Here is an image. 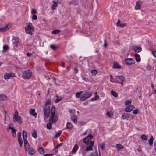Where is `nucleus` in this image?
<instances>
[{
	"mask_svg": "<svg viewBox=\"0 0 156 156\" xmlns=\"http://www.w3.org/2000/svg\"><path fill=\"white\" fill-rule=\"evenodd\" d=\"M6 98L5 95L3 94H0V101L5 100Z\"/></svg>",
	"mask_w": 156,
	"mask_h": 156,
	"instance_id": "obj_24",
	"label": "nucleus"
},
{
	"mask_svg": "<svg viewBox=\"0 0 156 156\" xmlns=\"http://www.w3.org/2000/svg\"><path fill=\"white\" fill-rule=\"evenodd\" d=\"M38 151H39L41 153H44V149L43 148L41 147L38 149Z\"/></svg>",
	"mask_w": 156,
	"mask_h": 156,
	"instance_id": "obj_45",
	"label": "nucleus"
},
{
	"mask_svg": "<svg viewBox=\"0 0 156 156\" xmlns=\"http://www.w3.org/2000/svg\"><path fill=\"white\" fill-rule=\"evenodd\" d=\"M146 68L149 70L151 69V67L150 65H147L146 66Z\"/></svg>",
	"mask_w": 156,
	"mask_h": 156,
	"instance_id": "obj_61",
	"label": "nucleus"
},
{
	"mask_svg": "<svg viewBox=\"0 0 156 156\" xmlns=\"http://www.w3.org/2000/svg\"><path fill=\"white\" fill-rule=\"evenodd\" d=\"M126 23H121L119 25L120 26L122 27H124L126 26Z\"/></svg>",
	"mask_w": 156,
	"mask_h": 156,
	"instance_id": "obj_62",
	"label": "nucleus"
},
{
	"mask_svg": "<svg viewBox=\"0 0 156 156\" xmlns=\"http://www.w3.org/2000/svg\"><path fill=\"white\" fill-rule=\"evenodd\" d=\"M14 119L15 121H17L20 124H21L22 122L21 117L20 116L16 117V118H14Z\"/></svg>",
	"mask_w": 156,
	"mask_h": 156,
	"instance_id": "obj_19",
	"label": "nucleus"
},
{
	"mask_svg": "<svg viewBox=\"0 0 156 156\" xmlns=\"http://www.w3.org/2000/svg\"><path fill=\"white\" fill-rule=\"evenodd\" d=\"M60 32V30L59 29H56L53 30L52 31V33L53 34H56L57 33Z\"/></svg>",
	"mask_w": 156,
	"mask_h": 156,
	"instance_id": "obj_36",
	"label": "nucleus"
},
{
	"mask_svg": "<svg viewBox=\"0 0 156 156\" xmlns=\"http://www.w3.org/2000/svg\"><path fill=\"white\" fill-rule=\"evenodd\" d=\"M141 2L138 1L136 3V6L135 7V9L136 10H138L140 9V5Z\"/></svg>",
	"mask_w": 156,
	"mask_h": 156,
	"instance_id": "obj_14",
	"label": "nucleus"
},
{
	"mask_svg": "<svg viewBox=\"0 0 156 156\" xmlns=\"http://www.w3.org/2000/svg\"><path fill=\"white\" fill-rule=\"evenodd\" d=\"M32 19L34 20H36L37 19V15H33L32 17Z\"/></svg>",
	"mask_w": 156,
	"mask_h": 156,
	"instance_id": "obj_49",
	"label": "nucleus"
},
{
	"mask_svg": "<svg viewBox=\"0 0 156 156\" xmlns=\"http://www.w3.org/2000/svg\"><path fill=\"white\" fill-rule=\"evenodd\" d=\"M130 116V114L128 113H124L122 115V119L125 120L128 118H129Z\"/></svg>",
	"mask_w": 156,
	"mask_h": 156,
	"instance_id": "obj_16",
	"label": "nucleus"
},
{
	"mask_svg": "<svg viewBox=\"0 0 156 156\" xmlns=\"http://www.w3.org/2000/svg\"><path fill=\"white\" fill-rule=\"evenodd\" d=\"M62 144H63L62 143H60V144H59L56 147H55V149L58 148V147L59 146H62Z\"/></svg>",
	"mask_w": 156,
	"mask_h": 156,
	"instance_id": "obj_57",
	"label": "nucleus"
},
{
	"mask_svg": "<svg viewBox=\"0 0 156 156\" xmlns=\"http://www.w3.org/2000/svg\"><path fill=\"white\" fill-rule=\"evenodd\" d=\"M83 142L87 145H88L89 144V141L87 140V137L83 139Z\"/></svg>",
	"mask_w": 156,
	"mask_h": 156,
	"instance_id": "obj_43",
	"label": "nucleus"
},
{
	"mask_svg": "<svg viewBox=\"0 0 156 156\" xmlns=\"http://www.w3.org/2000/svg\"><path fill=\"white\" fill-rule=\"evenodd\" d=\"M35 109H30L29 111L30 114L35 118H36L37 117V113H35Z\"/></svg>",
	"mask_w": 156,
	"mask_h": 156,
	"instance_id": "obj_12",
	"label": "nucleus"
},
{
	"mask_svg": "<svg viewBox=\"0 0 156 156\" xmlns=\"http://www.w3.org/2000/svg\"><path fill=\"white\" fill-rule=\"evenodd\" d=\"M141 138L142 140H146L148 139V136L146 135L143 134L141 135Z\"/></svg>",
	"mask_w": 156,
	"mask_h": 156,
	"instance_id": "obj_27",
	"label": "nucleus"
},
{
	"mask_svg": "<svg viewBox=\"0 0 156 156\" xmlns=\"http://www.w3.org/2000/svg\"><path fill=\"white\" fill-rule=\"evenodd\" d=\"M107 116L108 117H111L112 115V112L111 111H108L106 113Z\"/></svg>",
	"mask_w": 156,
	"mask_h": 156,
	"instance_id": "obj_34",
	"label": "nucleus"
},
{
	"mask_svg": "<svg viewBox=\"0 0 156 156\" xmlns=\"http://www.w3.org/2000/svg\"><path fill=\"white\" fill-rule=\"evenodd\" d=\"M132 101L131 100H127L125 102L126 105H128L131 103Z\"/></svg>",
	"mask_w": 156,
	"mask_h": 156,
	"instance_id": "obj_46",
	"label": "nucleus"
},
{
	"mask_svg": "<svg viewBox=\"0 0 156 156\" xmlns=\"http://www.w3.org/2000/svg\"><path fill=\"white\" fill-rule=\"evenodd\" d=\"M50 103V101L49 100H47L45 104V106L47 105H49Z\"/></svg>",
	"mask_w": 156,
	"mask_h": 156,
	"instance_id": "obj_55",
	"label": "nucleus"
},
{
	"mask_svg": "<svg viewBox=\"0 0 156 156\" xmlns=\"http://www.w3.org/2000/svg\"><path fill=\"white\" fill-rule=\"evenodd\" d=\"M35 153V150L32 148H30V149L28 153L30 155H33Z\"/></svg>",
	"mask_w": 156,
	"mask_h": 156,
	"instance_id": "obj_20",
	"label": "nucleus"
},
{
	"mask_svg": "<svg viewBox=\"0 0 156 156\" xmlns=\"http://www.w3.org/2000/svg\"><path fill=\"white\" fill-rule=\"evenodd\" d=\"M97 95L95 96L94 98H92L90 99V101H93L95 100H98L99 98V96L97 94V93H95V94Z\"/></svg>",
	"mask_w": 156,
	"mask_h": 156,
	"instance_id": "obj_30",
	"label": "nucleus"
},
{
	"mask_svg": "<svg viewBox=\"0 0 156 156\" xmlns=\"http://www.w3.org/2000/svg\"><path fill=\"white\" fill-rule=\"evenodd\" d=\"M73 127L72 124L69 122H68L66 124V128L68 129H71Z\"/></svg>",
	"mask_w": 156,
	"mask_h": 156,
	"instance_id": "obj_23",
	"label": "nucleus"
},
{
	"mask_svg": "<svg viewBox=\"0 0 156 156\" xmlns=\"http://www.w3.org/2000/svg\"><path fill=\"white\" fill-rule=\"evenodd\" d=\"M52 2L53 3V4L52 5V10H54L58 6V3L57 2L54 1H52Z\"/></svg>",
	"mask_w": 156,
	"mask_h": 156,
	"instance_id": "obj_25",
	"label": "nucleus"
},
{
	"mask_svg": "<svg viewBox=\"0 0 156 156\" xmlns=\"http://www.w3.org/2000/svg\"><path fill=\"white\" fill-rule=\"evenodd\" d=\"M18 112H17V110H16L15 114L13 116V118H16V117H17L18 116Z\"/></svg>",
	"mask_w": 156,
	"mask_h": 156,
	"instance_id": "obj_50",
	"label": "nucleus"
},
{
	"mask_svg": "<svg viewBox=\"0 0 156 156\" xmlns=\"http://www.w3.org/2000/svg\"><path fill=\"white\" fill-rule=\"evenodd\" d=\"M91 73L94 75H95L98 73V71L96 70H92L91 71Z\"/></svg>",
	"mask_w": 156,
	"mask_h": 156,
	"instance_id": "obj_40",
	"label": "nucleus"
},
{
	"mask_svg": "<svg viewBox=\"0 0 156 156\" xmlns=\"http://www.w3.org/2000/svg\"><path fill=\"white\" fill-rule=\"evenodd\" d=\"M17 136H18V138H21V132L18 133Z\"/></svg>",
	"mask_w": 156,
	"mask_h": 156,
	"instance_id": "obj_58",
	"label": "nucleus"
},
{
	"mask_svg": "<svg viewBox=\"0 0 156 156\" xmlns=\"http://www.w3.org/2000/svg\"><path fill=\"white\" fill-rule=\"evenodd\" d=\"M133 49L136 52L138 53L142 50V48L138 46H135L133 47Z\"/></svg>",
	"mask_w": 156,
	"mask_h": 156,
	"instance_id": "obj_11",
	"label": "nucleus"
},
{
	"mask_svg": "<svg viewBox=\"0 0 156 156\" xmlns=\"http://www.w3.org/2000/svg\"><path fill=\"white\" fill-rule=\"evenodd\" d=\"M24 141V144L25 146H27V145H29L28 142L27 140V139H23Z\"/></svg>",
	"mask_w": 156,
	"mask_h": 156,
	"instance_id": "obj_48",
	"label": "nucleus"
},
{
	"mask_svg": "<svg viewBox=\"0 0 156 156\" xmlns=\"http://www.w3.org/2000/svg\"><path fill=\"white\" fill-rule=\"evenodd\" d=\"M154 140V138L152 136L150 137V139L148 140V143L150 145H151L153 143V141Z\"/></svg>",
	"mask_w": 156,
	"mask_h": 156,
	"instance_id": "obj_22",
	"label": "nucleus"
},
{
	"mask_svg": "<svg viewBox=\"0 0 156 156\" xmlns=\"http://www.w3.org/2000/svg\"><path fill=\"white\" fill-rule=\"evenodd\" d=\"M111 94L115 97H117L118 95L117 93L113 90L111 91Z\"/></svg>",
	"mask_w": 156,
	"mask_h": 156,
	"instance_id": "obj_35",
	"label": "nucleus"
},
{
	"mask_svg": "<svg viewBox=\"0 0 156 156\" xmlns=\"http://www.w3.org/2000/svg\"><path fill=\"white\" fill-rule=\"evenodd\" d=\"M78 3V1L76 0H72L69 2V3L72 4L74 5L77 4Z\"/></svg>",
	"mask_w": 156,
	"mask_h": 156,
	"instance_id": "obj_32",
	"label": "nucleus"
},
{
	"mask_svg": "<svg viewBox=\"0 0 156 156\" xmlns=\"http://www.w3.org/2000/svg\"><path fill=\"white\" fill-rule=\"evenodd\" d=\"M100 147L102 150H104L105 148V145L104 144H102L100 145Z\"/></svg>",
	"mask_w": 156,
	"mask_h": 156,
	"instance_id": "obj_53",
	"label": "nucleus"
},
{
	"mask_svg": "<svg viewBox=\"0 0 156 156\" xmlns=\"http://www.w3.org/2000/svg\"><path fill=\"white\" fill-rule=\"evenodd\" d=\"M124 61L127 65H129L134 64L135 63L134 59L132 58H126L125 59Z\"/></svg>",
	"mask_w": 156,
	"mask_h": 156,
	"instance_id": "obj_4",
	"label": "nucleus"
},
{
	"mask_svg": "<svg viewBox=\"0 0 156 156\" xmlns=\"http://www.w3.org/2000/svg\"><path fill=\"white\" fill-rule=\"evenodd\" d=\"M120 22H121V21H120V20H119L116 23V25L117 26H119L120 24H121Z\"/></svg>",
	"mask_w": 156,
	"mask_h": 156,
	"instance_id": "obj_60",
	"label": "nucleus"
},
{
	"mask_svg": "<svg viewBox=\"0 0 156 156\" xmlns=\"http://www.w3.org/2000/svg\"><path fill=\"white\" fill-rule=\"evenodd\" d=\"M153 55L156 57V51H154L152 52Z\"/></svg>",
	"mask_w": 156,
	"mask_h": 156,
	"instance_id": "obj_59",
	"label": "nucleus"
},
{
	"mask_svg": "<svg viewBox=\"0 0 156 156\" xmlns=\"http://www.w3.org/2000/svg\"><path fill=\"white\" fill-rule=\"evenodd\" d=\"M78 148V145L77 144H75L72 150V153H75L77 150Z\"/></svg>",
	"mask_w": 156,
	"mask_h": 156,
	"instance_id": "obj_18",
	"label": "nucleus"
},
{
	"mask_svg": "<svg viewBox=\"0 0 156 156\" xmlns=\"http://www.w3.org/2000/svg\"><path fill=\"white\" fill-rule=\"evenodd\" d=\"M138 111L139 110L138 109H135L133 111L132 113L134 115H136Z\"/></svg>",
	"mask_w": 156,
	"mask_h": 156,
	"instance_id": "obj_47",
	"label": "nucleus"
},
{
	"mask_svg": "<svg viewBox=\"0 0 156 156\" xmlns=\"http://www.w3.org/2000/svg\"><path fill=\"white\" fill-rule=\"evenodd\" d=\"M32 73L30 70L24 72L23 74V76L25 78H28L31 77Z\"/></svg>",
	"mask_w": 156,
	"mask_h": 156,
	"instance_id": "obj_5",
	"label": "nucleus"
},
{
	"mask_svg": "<svg viewBox=\"0 0 156 156\" xmlns=\"http://www.w3.org/2000/svg\"><path fill=\"white\" fill-rule=\"evenodd\" d=\"M36 10L34 8H32L31 9V13L32 14L34 15L37 13Z\"/></svg>",
	"mask_w": 156,
	"mask_h": 156,
	"instance_id": "obj_39",
	"label": "nucleus"
},
{
	"mask_svg": "<svg viewBox=\"0 0 156 156\" xmlns=\"http://www.w3.org/2000/svg\"><path fill=\"white\" fill-rule=\"evenodd\" d=\"M9 24H7L2 28H0V31L2 32H4L8 30L9 28V27H8Z\"/></svg>",
	"mask_w": 156,
	"mask_h": 156,
	"instance_id": "obj_10",
	"label": "nucleus"
},
{
	"mask_svg": "<svg viewBox=\"0 0 156 156\" xmlns=\"http://www.w3.org/2000/svg\"><path fill=\"white\" fill-rule=\"evenodd\" d=\"M50 47L53 50H55L57 48L56 46H55L53 44L51 45L50 46Z\"/></svg>",
	"mask_w": 156,
	"mask_h": 156,
	"instance_id": "obj_44",
	"label": "nucleus"
},
{
	"mask_svg": "<svg viewBox=\"0 0 156 156\" xmlns=\"http://www.w3.org/2000/svg\"><path fill=\"white\" fill-rule=\"evenodd\" d=\"M3 48L4 50L3 51H5L8 49L9 48V47L7 45H4L3 46Z\"/></svg>",
	"mask_w": 156,
	"mask_h": 156,
	"instance_id": "obj_41",
	"label": "nucleus"
},
{
	"mask_svg": "<svg viewBox=\"0 0 156 156\" xmlns=\"http://www.w3.org/2000/svg\"><path fill=\"white\" fill-rule=\"evenodd\" d=\"M75 111L74 110H70L69 111L70 113H72L73 114H74L75 113Z\"/></svg>",
	"mask_w": 156,
	"mask_h": 156,
	"instance_id": "obj_54",
	"label": "nucleus"
},
{
	"mask_svg": "<svg viewBox=\"0 0 156 156\" xmlns=\"http://www.w3.org/2000/svg\"><path fill=\"white\" fill-rule=\"evenodd\" d=\"M116 77L118 79L121 80L122 82L123 81L125 80V78L122 76H117Z\"/></svg>",
	"mask_w": 156,
	"mask_h": 156,
	"instance_id": "obj_28",
	"label": "nucleus"
},
{
	"mask_svg": "<svg viewBox=\"0 0 156 156\" xmlns=\"http://www.w3.org/2000/svg\"><path fill=\"white\" fill-rule=\"evenodd\" d=\"M135 108V106L133 105H130L127 106L125 108V111L126 112H130L132 111Z\"/></svg>",
	"mask_w": 156,
	"mask_h": 156,
	"instance_id": "obj_8",
	"label": "nucleus"
},
{
	"mask_svg": "<svg viewBox=\"0 0 156 156\" xmlns=\"http://www.w3.org/2000/svg\"><path fill=\"white\" fill-rule=\"evenodd\" d=\"M62 99V98H57L55 100V103H57L59 102Z\"/></svg>",
	"mask_w": 156,
	"mask_h": 156,
	"instance_id": "obj_52",
	"label": "nucleus"
},
{
	"mask_svg": "<svg viewBox=\"0 0 156 156\" xmlns=\"http://www.w3.org/2000/svg\"><path fill=\"white\" fill-rule=\"evenodd\" d=\"M13 126V125L12 123H10L9 125V129H11L12 130L14 129L13 127L12 126Z\"/></svg>",
	"mask_w": 156,
	"mask_h": 156,
	"instance_id": "obj_51",
	"label": "nucleus"
},
{
	"mask_svg": "<svg viewBox=\"0 0 156 156\" xmlns=\"http://www.w3.org/2000/svg\"><path fill=\"white\" fill-rule=\"evenodd\" d=\"M50 112V108L49 107L44 108V115L47 118L49 117Z\"/></svg>",
	"mask_w": 156,
	"mask_h": 156,
	"instance_id": "obj_6",
	"label": "nucleus"
},
{
	"mask_svg": "<svg viewBox=\"0 0 156 156\" xmlns=\"http://www.w3.org/2000/svg\"><path fill=\"white\" fill-rule=\"evenodd\" d=\"M15 76V74L13 73H6L4 75V78L5 79H9L11 77H14Z\"/></svg>",
	"mask_w": 156,
	"mask_h": 156,
	"instance_id": "obj_7",
	"label": "nucleus"
},
{
	"mask_svg": "<svg viewBox=\"0 0 156 156\" xmlns=\"http://www.w3.org/2000/svg\"><path fill=\"white\" fill-rule=\"evenodd\" d=\"M18 142L20 143V147L22 146V144H23V141L22 138H18Z\"/></svg>",
	"mask_w": 156,
	"mask_h": 156,
	"instance_id": "obj_38",
	"label": "nucleus"
},
{
	"mask_svg": "<svg viewBox=\"0 0 156 156\" xmlns=\"http://www.w3.org/2000/svg\"><path fill=\"white\" fill-rule=\"evenodd\" d=\"M94 145V142L93 141H90L89 145L86 147V150L88 151L92 150V147Z\"/></svg>",
	"mask_w": 156,
	"mask_h": 156,
	"instance_id": "obj_9",
	"label": "nucleus"
},
{
	"mask_svg": "<svg viewBox=\"0 0 156 156\" xmlns=\"http://www.w3.org/2000/svg\"><path fill=\"white\" fill-rule=\"evenodd\" d=\"M93 136L91 134L89 135L87 137V140L89 141V140H91L93 138Z\"/></svg>",
	"mask_w": 156,
	"mask_h": 156,
	"instance_id": "obj_42",
	"label": "nucleus"
},
{
	"mask_svg": "<svg viewBox=\"0 0 156 156\" xmlns=\"http://www.w3.org/2000/svg\"><path fill=\"white\" fill-rule=\"evenodd\" d=\"M136 60L137 62H139L140 60V55L138 54H136L135 55Z\"/></svg>",
	"mask_w": 156,
	"mask_h": 156,
	"instance_id": "obj_21",
	"label": "nucleus"
},
{
	"mask_svg": "<svg viewBox=\"0 0 156 156\" xmlns=\"http://www.w3.org/2000/svg\"><path fill=\"white\" fill-rule=\"evenodd\" d=\"M16 129H14L12 130V136L13 137H15L16 136Z\"/></svg>",
	"mask_w": 156,
	"mask_h": 156,
	"instance_id": "obj_31",
	"label": "nucleus"
},
{
	"mask_svg": "<svg viewBox=\"0 0 156 156\" xmlns=\"http://www.w3.org/2000/svg\"><path fill=\"white\" fill-rule=\"evenodd\" d=\"M22 133H23V139H27V135L25 131V130H23V131Z\"/></svg>",
	"mask_w": 156,
	"mask_h": 156,
	"instance_id": "obj_29",
	"label": "nucleus"
},
{
	"mask_svg": "<svg viewBox=\"0 0 156 156\" xmlns=\"http://www.w3.org/2000/svg\"><path fill=\"white\" fill-rule=\"evenodd\" d=\"M77 116L75 115L72 116L71 117V119L75 123H76L77 122Z\"/></svg>",
	"mask_w": 156,
	"mask_h": 156,
	"instance_id": "obj_15",
	"label": "nucleus"
},
{
	"mask_svg": "<svg viewBox=\"0 0 156 156\" xmlns=\"http://www.w3.org/2000/svg\"><path fill=\"white\" fill-rule=\"evenodd\" d=\"M32 136L34 138H36L37 137V131L34 129L33 130V132L32 133Z\"/></svg>",
	"mask_w": 156,
	"mask_h": 156,
	"instance_id": "obj_26",
	"label": "nucleus"
},
{
	"mask_svg": "<svg viewBox=\"0 0 156 156\" xmlns=\"http://www.w3.org/2000/svg\"><path fill=\"white\" fill-rule=\"evenodd\" d=\"M91 156H98V154L96 153H93Z\"/></svg>",
	"mask_w": 156,
	"mask_h": 156,
	"instance_id": "obj_63",
	"label": "nucleus"
},
{
	"mask_svg": "<svg viewBox=\"0 0 156 156\" xmlns=\"http://www.w3.org/2000/svg\"><path fill=\"white\" fill-rule=\"evenodd\" d=\"M44 156H52V154H46Z\"/></svg>",
	"mask_w": 156,
	"mask_h": 156,
	"instance_id": "obj_64",
	"label": "nucleus"
},
{
	"mask_svg": "<svg viewBox=\"0 0 156 156\" xmlns=\"http://www.w3.org/2000/svg\"><path fill=\"white\" fill-rule=\"evenodd\" d=\"M55 107H52L51 110V116L49 121V122L46 125L47 128L48 129H51L52 128V124L56 122L58 119V117L55 113Z\"/></svg>",
	"mask_w": 156,
	"mask_h": 156,
	"instance_id": "obj_1",
	"label": "nucleus"
},
{
	"mask_svg": "<svg viewBox=\"0 0 156 156\" xmlns=\"http://www.w3.org/2000/svg\"><path fill=\"white\" fill-rule=\"evenodd\" d=\"M62 131L61 130L59 131L56 134L55 138H58L60 136L61 133H62Z\"/></svg>",
	"mask_w": 156,
	"mask_h": 156,
	"instance_id": "obj_33",
	"label": "nucleus"
},
{
	"mask_svg": "<svg viewBox=\"0 0 156 156\" xmlns=\"http://www.w3.org/2000/svg\"><path fill=\"white\" fill-rule=\"evenodd\" d=\"M25 149L26 151H28L29 149V145L25 146Z\"/></svg>",
	"mask_w": 156,
	"mask_h": 156,
	"instance_id": "obj_56",
	"label": "nucleus"
},
{
	"mask_svg": "<svg viewBox=\"0 0 156 156\" xmlns=\"http://www.w3.org/2000/svg\"><path fill=\"white\" fill-rule=\"evenodd\" d=\"M82 91H80L79 92L76 93V96L77 98H79L82 94Z\"/></svg>",
	"mask_w": 156,
	"mask_h": 156,
	"instance_id": "obj_37",
	"label": "nucleus"
},
{
	"mask_svg": "<svg viewBox=\"0 0 156 156\" xmlns=\"http://www.w3.org/2000/svg\"><path fill=\"white\" fill-rule=\"evenodd\" d=\"M116 146V148L118 151H119L124 148L123 146H122L121 144H117Z\"/></svg>",
	"mask_w": 156,
	"mask_h": 156,
	"instance_id": "obj_17",
	"label": "nucleus"
},
{
	"mask_svg": "<svg viewBox=\"0 0 156 156\" xmlns=\"http://www.w3.org/2000/svg\"><path fill=\"white\" fill-rule=\"evenodd\" d=\"M122 67L121 66L118 64L117 62H115L113 65V68L114 69H119L121 68Z\"/></svg>",
	"mask_w": 156,
	"mask_h": 156,
	"instance_id": "obj_13",
	"label": "nucleus"
},
{
	"mask_svg": "<svg viewBox=\"0 0 156 156\" xmlns=\"http://www.w3.org/2000/svg\"><path fill=\"white\" fill-rule=\"evenodd\" d=\"M26 32L30 35L32 34V30H33L34 27L32 25H28L25 27Z\"/></svg>",
	"mask_w": 156,
	"mask_h": 156,
	"instance_id": "obj_3",
	"label": "nucleus"
},
{
	"mask_svg": "<svg viewBox=\"0 0 156 156\" xmlns=\"http://www.w3.org/2000/svg\"><path fill=\"white\" fill-rule=\"evenodd\" d=\"M92 94L91 92L86 91L80 97V100L82 101H83L90 97Z\"/></svg>",
	"mask_w": 156,
	"mask_h": 156,
	"instance_id": "obj_2",
	"label": "nucleus"
}]
</instances>
